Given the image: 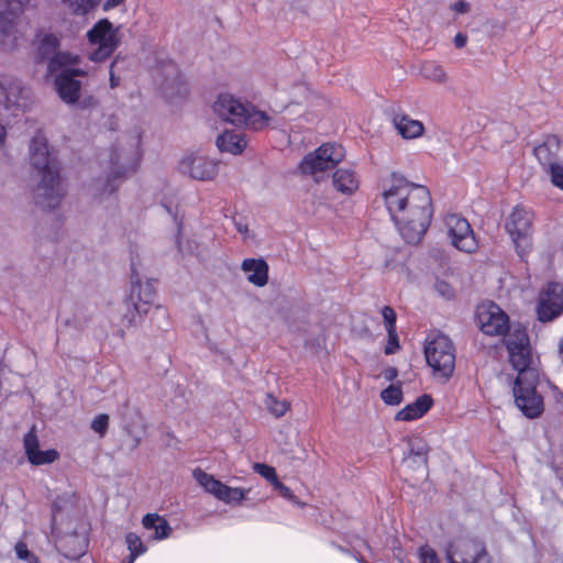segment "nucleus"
I'll return each instance as SVG.
<instances>
[{
	"mask_svg": "<svg viewBox=\"0 0 563 563\" xmlns=\"http://www.w3.org/2000/svg\"><path fill=\"white\" fill-rule=\"evenodd\" d=\"M59 47V38L52 33H40L36 36V60L44 62L53 57Z\"/></svg>",
	"mask_w": 563,
	"mask_h": 563,
	"instance_id": "28",
	"label": "nucleus"
},
{
	"mask_svg": "<svg viewBox=\"0 0 563 563\" xmlns=\"http://www.w3.org/2000/svg\"><path fill=\"white\" fill-rule=\"evenodd\" d=\"M162 207L166 210L168 214H170L176 223L177 227V238H176V245L180 253H186L187 251L184 249L181 239H180V231H181V218L178 217V208L177 206H174L172 202L168 201H162Z\"/></svg>",
	"mask_w": 563,
	"mask_h": 563,
	"instance_id": "35",
	"label": "nucleus"
},
{
	"mask_svg": "<svg viewBox=\"0 0 563 563\" xmlns=\"http://www.w3.org/2000/svg\"><path fill=\"white\" fill-rule=\"evenodd\" d=\"M382 196L402 239L408 244H418L433 216L429 190L394 174L384 183Z\"/></svg>",
	"mask_w": 563,
	"mask_h": 563,
	"instance_id": "1",
	"label": "nucleus"
},
{
	"mask_svg": "<svg viewBox=\"0 0 563 563\" xmlns=\"http://www.w3.org/2000/svg\"><path fill=\"white\" fill-rule=\"evenodd\" d=\"M560 146V139L556 135H549L542 144L534 147V155L541 165L550 167L551 164H558Z\"/></svg>",
	"mask_w": 563,
	"mask_h": 563,
	"instance_id": "26",
	"label": "nucleus"
},
{
	"mask_svg": "<svg viewBox=\"0 0 563 563\" xmlns=\"http://www.w3.org/2000/svg\"><path fill=\"white\" fill-rule=\"evenodd\" d=\"M63 2L77 15H86L95 10L100 0H63Z\"/></svg>",
	"mask_w": 563,
	"mask_h": 563,
	"instance_id": "34",
	"label": "nucleus"
},
{
	"mask_svg": "<svg viewBox=\"0 0 563 563\" xmlns=\"http://www.w3.org/2000/svg\"><path fill=\"white\" fill-rule=\"evenodd\" d=\"M338 550H340L341 552H344V549L342 547H338Z\"/></svg>",
	"mask_w": 563,
	"mask_h": 563,
	"instance_id": "57",
	"label": "nucleus"
},
{
	"mask_svg": "<svg viewBox=\"0 0 563 563\" xmlns=\"http://www.w3.org/2000/svg\"><path fill=\"white\" fill-rule=\"evenodd\" d=\"M421 75L423 78L443 84L446 81V73L444 68L435 62H426L421 66Z\"/></svg>",
	"mask_w": 563,
	"mask_h": 563,
	"instance_id": "32",
	"label": "nucleus"
},
{
	"mask_svg": "<svg viewBox=\"0 0 563 563\" xmlns=\"http://www.w3.org/2000/svg\"><path fill=\"white\" fill-rule=\"evenodd\" d=\"M142 522L145 529L155 531V539L157 540L166 539L170 534L172 529L167 520L157 514H147Z\"/></svg>",
	"mask_w": 563,
	"mask_h": 563,
	"instance_id": "30",
	"label": "nucleus"
},
{
	"mask_svg": "<svg viewBox=\"0 0 563 563\" xmlns=\"http://www.w3.org/2000/svg\"><path fill=\"white\" fill-rule=\"evenodd\" d=\"M126 0H104L102 4V10L104 12L111 11L115 9L117 7L123 4Z\"/></svg>",
	"mask_w": 563,
	"mask_h": 563,
	"instance_id": "46",
	"label": "nucleus"
},
{
	"mask_svg": "<svg viewBox=\"0 0 563 563\" xmlns=\"http://www.w3.org/2000/svg\"><path fill=\"white\" fill-rule=\"evenodd\" d=\"M23 445L26 457L32 465L51 464L59 457V453L55 449L40 450V442L34 427L24 435Z\"/></svg>",
	"mask_w": 563,
	"mask_h": 563,
	"instance_id": "20",
	"label": "nucleus"
},
{
	"mask_svg": "<svg viewBox=\"0 0 563 563\" xmlns=\"http://www.w3.org/2000/svg\"><path fill=\"white\" fill-rule=\"evenodd\" d=\"M539 372H527L517 376L512 393L518 409L530 419L538 418L544 410L542 396L537 391Z\"/></svg>",
	"mask_w": 563,
	"mask_h": 563,
	"instance_id": "6",
	"label": "nucleus"
},
{
	"mask_svg": "<svg viewBox=\"0 0 563 563\" xmlns=\"http://www.w3.org/2000/svg\"><path fill=\"white\" fill-rule=\"evenodd\" d=\"M15 554L20 560H24L27 563H38L37 558L29 551L27 545L24 542L16 543Z\"/></svg>",
	"mask_w": 563,
	"mask_h": 563,
	"instance_id": "42",
	"label": "nucleus"
},
{
	"mask_svg": "<svg viewBox=\"0 0 563 563\" xmlns=\"http://www.w3.org/2000/svg\"><path fill=\"white\" fill-rule=\"evenodd\" d=\"M253 470L255 473L264 477L272 486L279 481L273 466L264 463H255L253 465Z\"/></svg>",
	"mask_w": 563,
	"mask_h": 563,
	"instance_id": "38",
	"label": "nucleus"
},
{
	"mask_svg": "<svg viewBox=\"0 0 563 563\" xmlns=\"http://www.w3.org/2000/svg\"><path fill=\"white\" fill-rule=\"evenodd\" d=\"M427 364L437 379L448 382L455 368V347L444 334H437L424 346Z\"/></svg>",
	"mask_w": 563,
	"mask_h": 563,
	"instance_id": "5",
	"label": "nucleus"
},
{
	"mask_svg": "<svg viewBox=\"0 0 563 563\" xmlns=\"http://www.w3.org/2000/svg\"><path fill=\"white\" fill-rule=\"evenodd\" d=\"M537 312L542 322L552 321L563 312V285L550 283L547 286L540 296Z\"/></svg>",
	"mask_w": 563,
	"mask_h": 563,
	"instance_id": "18",
	"label": "nucleus"
},
{
	"mask_svg": "<svg viewBox=\"0 0 563 563\" xmlns=\"http://www.w3.org/2000/svg\"><path fill=\"white\" fill-rule=\"evenodd\" d=\"M452 9L457 13H466L470 10V4L463 0L453 3Z\"/></svg>",
	"mask_w": 563,
	"mask_h": 563,
	"instance_id": "48",
	"label": "nucleus"
},
{
	"mask_svg": "<svg viewBox=\"0 0 563 563\" xmlns=\"http://www.w3.org/2000/svg\"><path fill=\"white\" fill-rule=\"evenodd\" d=\"M549 173L552 184L563 190V167L560 164H551Z\"/></svg>",
	"mask_w": 563,
	"mask_h": 563,
	"instance_id": "43",
	"label": "nucleus"
},
{
	"mask_svg": "<svg viewBox=\"0 0 563 563\" xmlns=\"http://www.w3.org/2000/svg\"><path fill=\"white\" fill-rule=\"evenodd\" d=\"M420 563H440L435 551L429 545H423L419 549Z\"/></svg>",
	"mask_w": 563,
	"mask_h": 563,
	"instance_id": "44",
	"label": "nucleus"
},
{
	"mask_svg": "<svg viewBox=\"0 0 563 563\" xmlns=\"http://www.w3.org/2000/svg\"><path fill=\"white\" fill-rule=\"evenodd\" d=\"M453 42H454L455 47L463 48L467 43V36L464 33H457L454 36Z\"/></svg>",
	"mask_w": 563,
	"mask_h": 563,
	"instance_id": "49",
	"label": "nucleus"
},
{
	"mask_svg": "<svg viewBox=\"0 0 563 563\" xmlns=\"http://www.w3.org/2000/svg\"><path fill=\"white\" fill-rule=\"evenodd\" d=\"M505 344L508 351L509 361L512 367L520 376L527 372H538L532 365V350L530 339L527 331L521 327H516L505 339Z\"/></svg>",
	"mask_w": 563,
	"mask_h": 563,
	"instance_id": "9",
	"label": "nucleus"
},
{
	"mask_svg": "<svg viewBox=\"0 0 563 563\" xmlns=\"http://www.w3.org/2000/svg\"><path fill=\"white\" fill-rule=\"evenodd\" d=\"M332 184L340 194L351 196L360 187V177L354 169L341 167L333 173Z\"/></svg>",
	"mask_w": 563,
	"mask_h": 563,
	"instance_id": "24",
	"label": "nucleus"
},
{
	"mask_svg": "<svg viewBox=\"0 0 563 563\" xmlns=\"http://www.w3.org/2000/svg\"><path fill=\"white\" fill-rule=\"evenodd\" d=\"M267 410L276 418L283 417L289 409V402L286 400H278L273 395H267L265 399Z\"/></svg>",
	"mask_w": 563,
	"mask_h": 563,
	"instance_id": "36",
	"label": "nucleus"
},
{
	"mask_svg": "<svg viewBox=\"0 0 563 563\" xmlns=\"http://www.w3.org/2000/svg\"><path fill=\"white\" fill-rule=\"evenodd\" d=\"M5 135H7L5 128L0 124V145L3 144V142L5 140Z\"/></svg>",
	"mask_w": 563,
	"mask_h": 563,
	"instance_id": "52",
	"label": "nucleus"
},
{
	"mask_svg": "<svg viewBox=\"0 0 563 563\" xmlns=\"http://www.w3.org/2000/svg\"><path fill=\"white\" fill-rule=\"evenodd\" d=\"M85 75H87V71L81 68H66L56 76V90L65 103L74 104L77 102L80 95L81 82L75 77Z\"/></svg>",
	"mask_w": 563,
	"mask_h": 563,
	"instance_id": "19",
	"label": "nucleus"
},
{
	"mask_svg": "<svg viewBox=\"0 0 563 563\" xmlns=\"http://www.w3.org/2000/svg\"><path fill=\"white\" fill-rule=\"evenodd\" d=\"M273 488H274L276 492H278V494H279L283 498L287 499V500H288V501H290L291 504H294V505H296V506H298V507H300V508H303V507L306 506V504H305V503H301V501H300V500H299V499H298V498L292 494L291 489H290L288 486L284 485L280 481H278L277 483H275V484L273 485Z\"/></svg>",
	"mask_w": 563,
	"mask_h": 563,
	"instance_id": "39",
	"label": "nucleus"
},
{
	"mask_svg": "<svg viewBox=\"0 0 563 563\" xmlns=\"http://www.w3.org/2000/svg\"><path fill=\"white\" fill-rule=\"evenodd\" d=\"M399 349L398 335L396 330H394V336L388 334V344L385 347V354L390 355L394 354Z\"/></svg>",
	"mask_w": 563,
	"mask_h": 563,
	"instance_id": "45",
	"label": "nucleus"
},
{
	"mask_svg": "<svg viewBox=\"0 0 563 563\" xmlns=\"http://www.w3.org/2000/svg\"><path fill=\"white\" fill-rule=\"evenodd\" d=\"M476 314L481 330L487 335H501L509 329L508 316L494 302L481 305Z\"/></svg>",
	"mask_w": 563,
	"mask_h": 563,
	"instance_id": "17",
	"label": "nucleus"
},
{
	"mask_svg": "<svg viewBox=\"0 0 563 563\" xmlns=\"http://www.w3.org/2000/svg\"><path fill=\"white\" fill-rule=\"evenodd\" d=\"M356 560H357V562H358V563H368L367 561H365V560H364V559H362V558H360V559H358V558H356Z\"/></svg>",
	"mask_w": 563,
	"mask_h": 563,
	"instance_id": "56",
	"label": "nucleus"
},
{
	"mask_svg": "<svg viewBox=\"0 0 563 563\" xmlns=\"http://www.w3.org/2000/svg\"><path fill=\"white\" fill-rule=\"evenodd\" d=\"M382 316L385 321L387 333L394 336V330H396V312L389 306H385L382 310Z\"/></svg>",
	"mask_w": 563,
	"mask_h": 563,
	"instance_id": "41",
	"label": "nucleus"
},
{
	"mask_svg": "<svg viewBox=\"0 0 563 563\" xmlns=\"http://www.w3.org/2000/svg\"><path fill=\"white\" fill-rule=\"evenodd\" d=\"M558 351H559V355H560V357H561V360L563 362V338L559 342Z\"/></svg>",
	"mask_w": 563,
	"mask_h": 563,
	"instance_id": "54",
	"label": "nucleus"
},
{
	"mask_svg": "<svg viewBox=\"0 0 563 563\" xmlns=\"http://www.w3.org/2000/svg\"><path fill=\"white\" fill-rule=\"evenodd\" d=\"M393 122L395 129L404 139L419 137L424 131L422 122L406 114L395 115Z\"/></svg>",
	"mask_w": 563,
	"mask_h": 563,
	"instance_id": "29",
	"label": "nucleus"
},
{
	"mask_svg": "<svg viewBox=\"0 0 563 563\" xmlns=\"http://www.w3.org/2000/svg\"><path fill=\"white\" fill-rule=\"evenodd\" d=\"M429 445L422 438H412L408 441V453L404 457V463L413 470H420L426 473Z\"/></svg>",
	"mask_w": 563,
	"mask_h": 563,
	"instance_id": "22",
	"label": "nucleus"
},
{
	"mask_svg": "<svg viewBox=\"0 0 563 563\" xmlns=\"http://www.w3.org/2000/svg\"><path fill=\"white\" fill-rule=\"evenodd\" d=\"M435 287H437V290L442 296L451 297L453 295V291H452L451 287L446 283H444V282L437 283Z\"/></svg>",
	"mask_w": 563,
	"mask_h": 563,
	"instance_id": "47",
	"label": "nucleus"
},
{
	"mask_svg": "<svg viewBox=\"0 0 563 563\" xmlns=\"http://www.w3.org/2000/svg\"><path fill=\"white\" fill-rule=\"evenodd\" d=\"M444 223L451 243L455 249L465 253H473L477 250L478 244L473 229L465 218L455 213L448 214Z\"/></svg>",
	"mask_w": 563,
	"mask_h": 563,
	"instance_id": "13",
	"label": "nucleus"
},
{
	"mask_svg": "<svg viewBox=\"0 0 563 563\" xmlns=\"http://www.w3.org/2000/svg\"><path fill=\"white\" fill-rule=\"evenodd\" d=\"M448 563H493L484 543L476 539L454 540L446 550Z\"/></svg>",
	"mask_w": 563,
	"mask_h": 563,
	"instance_id": "12",
	"label": "nucleus"
},
{
	"mask_svg": "<svg viewBox=\"0 0 563 563\" xmlns=\"http://www.w3.org/2000/svg\"><path fill=\"white\" fill-rule=\"evenodd\" d=\"M532 220L533 213L530 209L516 207L506 222L507 232L517 249L522 247V252L530 246L529 238L532 233Z\"/></svg>",
	"mask_w": 563,
	"mask_h": 563,
	"instance_id": "14",
	"label": "nucleus"
},
{
	"mask_svg": "<svg viewBox=\"0 0 563 563\" xmlns=\"http://www.w3.org/2000/svg\"><path fill=\"white\" fill-rule=\"evenodd\" d=\"M214 112L233 125H245L252 130H262L269 123V117L241 102L229 93H221L213 103Z\"/></svg>",
	"mask_w": 563,
	"mask_h": 563,
	"instance_id": "4",
	"label": "nucleus"
},
{
	"mask_svg": "<svg viewBox=\"0 0 563 563\" xmlns=\"http://www.w3.org/2000/svg\"><path fill=\"white\" fill-rule=\"evenodd\" d=\"M29 3V0H0V35L5 37H18L22 34L20 30V14Z\"/></svg>",
	"mask_w": 563,
	"mask_h": 563,
	"instance_id": "16",
	"label": "nucleus"
},
{
	"mask_svg": "<svg viewBox=\"0 0 563 563\" xmlns=\"http://www.w3.org/2000/svg\"><path fill=\"white\" fill-rule=\"evenodd\" d=\"M90 427L96 433H98L100 437H103L107 433L109 427V416L106 413L96 416L91 421Z\"/></svg>",
	"mask_w": 563,
	"mask_h": 563,
	"instance_id": "40",
	"label": "nucleus"
},
{
	"mask_svg": "<svg viewBox=\"0 0 563 563\" xmlns=\"http://www.w3.org/2000/svg\"><path fill=\"white\" fill-rule=\"evenodd\" d=\"M77 63V56L68 53V52H57L53 55V57L47 63V71L48 74L53 75L67 66L75 65Z\"/></svg>",
	"mask_w": 563,
	"mask_h": 563,
	"instance_id": "31",
	"label": "nucleus"
},
{
	"mask_svg": "<svg viewBox=\"0 0 563 563\" xmlns=\"http://www.w3.org/2000/svg\"><path fill=\"white\" fill-rule=\"evenodd\" d=\"M380 398L386 405L396 406L402 400V390L400 386L390 385L380 393Z\"/></svg>",
	"mask_w": 563,
	"mask_h": 563,
	"instance_id": "37",
	"label": "nucleus"
},
{
	"mask_svg": "<svg viewBox=\"0 0 563 563\" xmlns=\"http://www.w3.org/2000/svg\"><path fill=\"white\" fill-rule=\"evenodd\" d=\"M87 38L89 44L95 47L89 54V59L103 62L119 46V27H114L108 19H101L87 32Z\"/></svg>",
	"mask_w": 563,
	"mask_h": 563,
	"instance_id": "8",
	"label": "nucleus"
},
{
	"mask_svg": "<svg viewBox=\"0 0 563 563\" xmlns=\"http://www.w3.org/2000/svg\"><path fill=\"white\" fill-rule=\"evenodd\" d=\"M192 476L208 494L228 505H240L251 492V488L228 486L201 468H195Z\"/></svg>",
	"mask_w": 563,
	"mask_h": 563,
	"instance_id": "10",
	"label": "nucleus"
},
{
	"mask_svg": "<svg viewBox=\"0 0 563 563\" xmlns=\"http://www.w3.org/2000/svg\"><path fill=\"white\" fill-rule=\"evenodd\" d=\"M179 170L197 180H212L218 175V162L200 152H191L180 159Z\"/></svg>",
	"mask_w": 563,
	"mask_h": 563,
	"instance_id": "15",
	"label": "nucleus"
},
{
	"mask_svg": "<svg viewBox=\"0 0 563 563\" xmlns=\"http://www.w3.org/2000/svg\"><path fill=\"white\" fill-rule=\"evenodd\" d=\"M398 375V371L395 367H388L383 372V376L386 380H394Z\"/></svg>",
	"mask_w": 563,
	"mask_h": 563,
	"instance_id": "50",
	"label": "nucleus"
},
{
	"mask_svg": "<svg viewBox=\"0 0 563 563\" xmlns=\"http://www.w3.org/2000/svg\"><path fill=\"white\" fill-rule=\"evenodd\" d=\"M236 229L242 234H245L247 232V225L246 224L236 223Z\"/></svg>",
	"mask_w": 563,
	"mask_h": 563,
	"instance_id": "53",
	"label": "nucleus"
},
{
	"mask_svg": "<svg viewBox=\"0 0 563 563\" xmlns=\"http://www.w3.org/2000/svg\"><path fill=\"white\" fill-rule=\"evenodd\" d=\"M241 269L246 274L247 282L256 287H264L268 282V265L263 258H245Z\"/></svg>",
	"mask_w": 563,
	"mask_h": 563,
	"instance_id": "23",
	"label": "nucleus"
},
{
	"mask_svg": "<svg viewBox=\"0 0 563 563\" xmlns=\"http://www.w3.org/2000/svg\"><path fill=\"white\" fill-rule=\"evenodd\" d=\"M52 516H53V522L56 520V516H57V505L54 504L53 505V509H52Z\"/></svg>",
	"mask_w": 563,
	"mask_h": 563,
	"instance_id": "55",
	"label": "nucleus"
},
{
	"mask_svg": "<svg viewBox=\"0 0 563 563\" xmlns=\"http://www.w3.org/2000/svg\"><path fill=\"white\" fill-rule=\"evenodd\" d=\"M162 75L164 76L162 89L167 98L172 99L176 96L186 95L187 86L176 64L173 62L166 63L162 68Z\"/></svg>",
	"mask_w": 563,
	"mask_h": 563,
	"instance_id": "21",
	"label": "nucleus"
},
{
	"mask_svg": "<svg viewBox=\"0 0 563 563\" xmlns=\"http://www.w3.org/2000/svg\"><path fill=\"white\" fill-rule=\"evenodd\" d=\"M246 144L244 136L234 131H224L217 137V146L219 151L233 155L241 154L246 147Z\"/></svg>",
	"mask_w": 563,
	"mask_h": 563,
	"instance_id": "27",
	"label": "nucleus"
},
{
	"mask_svg": "<svg viewBox=\"0 0 563 563\" xmlns=\"http://www.w3.org/2000/svg\"><path fill=\"white\" fill-rule=\"evenodd\" d=\"M30 164L41 177L34 189V199L42 209H54L66 195V186L59 175L56 155L42 131L32 137L29 147Z\"/></svg>",
	"mask_w": 563,
	"mask_h": 563,
	"instance_id": "2",
	"label": "nucleus"
},
{
	"mask_svg": "<svg viewBox=\"0 0 563 563\" xmlns=\"http://www.w3.org/2000/svg\"><path fill=\"white\" fill-rule=\"evenodd\" d=\"M131 294L130 299L133 303L134 310L124 316V320L129 325H134L139 322L142 314L148 312L150 307L155 300V288L153 280H141L140 274L136 268L135 258H131Z\"/></svg>",
	"mask_w": 563,
	"mask_h": 563,
	"instance_id": "7",
	"label": "nucleus"
},
{
	"mask_svg": "<svg viewBox=\"0 0 563 563\" xmlns=\"http://www.w3.org/2000/svg\"><path fill=\"white\" fill-rule=\"evenodd\" d=\"M344 148L341 145L322 144L301 159L299 169L302 174L313 175L333 168L344 158Z\"/></svg>",
	"mask_w": 563,
	"mask_h": 563,
	"instance_id": "11",
	"label": "nucleus"
},
{
	"mask_svg": "<svg viewBox=\"0 0 563 563\" xmlns=\"http://www.w3.org/2000/svg\"><path fill=\"white\" fill-rule=\"evenodd\" d=\"M125 542L130 551V555L126 558V560H124L123 563H133L139 555L145 553L146 551V548L143 544L141 538L133 532H130L125 536Z\"/></svg>",
	"mask_w": 563,
	"mask_h": 563,
	"instance_id": "33",
	"label": "nucleus"
},
{
	"mask_svg": "<svg viewBox=\"0 0 563 563\" xmlns=\"http://www.w3.org/2000/svg\"><path fill=\"white\" fill-rule=\"evenodd\" d=\"M142 131L136 128L109 151L108 175L101 196L113 194L125 178L140 166L142 158Z\"/></svg>",
	"mask_w": 563,
	"mask_h": 563,
	"instance_id": "3",
	"label": "nucleus"
},
{
	"mask_svg": "<svg viewBox=\"0 0 563 563\" xmlns=\"http://www.w3.org/2000/svg\"><path fill=\"white\" fill-rule=\"evenodd\" d=\"M114 64H115V62H113L110 66V86H111V88H115L120 84V78L114 75V70H113Z\"/></svg>",
	"mask_w": 563,
	"mask_h": 563,
	"instance_id": "51",
	"label": "nucleus"
},
{
	"mask_svg": "<svg viewBox=\"0 0 563 563\" xmlns=\"http://www.w3.org/2000/svg\"><path fill=\"white\" fill-rule=\"evenodd\" d=\"M433 400L430 395H421L413 402L408 404L397 412L395 419L398 421H412L424 416L432 407Z\"/></svg>",
	"mask_w": 563,
	"mask_h": 563,
	"instance_id": "25",
	"label": "nucleus"
}]
</instances>
